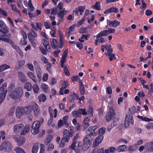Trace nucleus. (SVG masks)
Wrapping results in <instances>:
<instances>
[{
    "label": "nucleus",
    "instance_id": "33",
    "mask_svg": "<svg viewBox=\"0 0 153 153\" xmlns=\"http://www.w3.org/2000/svg\"><path fill=\"white\" fill-rule=\"evenodd\" d=\"M93 9H95L97 10H100L101 8L100 7V2H97L94 5L92 6Z\"/></svg>",
    "mask_w": 153,
    "mask_h": 153
},
{
    "label": "nucleus",
    "instance_id": "50",
    "mask_svg": "<svg viewBox=\"0 0 153 153\" xmlns=\"http://www.w3.org/2000/svg\"><path fill=\"white\" fill-rule=\"evenodd\" d=\"M28 6L30 9V12H32L34 11L35 10V8L33 6L31 0H29L28 1Z\"/></svg>",
    "mask_w": 153,
    "mask_h": 153
},
{
    "label": "nucleus",
    "instance_id": "44",
    "mask_svg": "<svg viewBox=\"0 0 153 153\" xmlns=\"http://www.w3.org/2000/svg\"><path fill=\"white\" fill-rule=\"evenodd\" d=\"M52 136L51 135H49L47 137L46 140L45 141V144L46 145H48L50 143L52 139Z\"/></svg>",
    "mask_w": 153,
    "mask_h": 153
},
{
    "label": "nucleus",
    "instance_id": "21",
    "mask_svg": "<svg viewBox=\"0 0 153 153\" xmlns=\"http://www.w3.org/2000/svg\"><path fill=\"white\" fill-rule=\"evenodd\" d=\"M92 153H109L108 149H105L104 152V149L102 148L101 149H98L95 148L92 151Z\"/></svg>",
    "mask_w": 153,
    "mask_h": 153
},
{
    "label": "nucleus",
    "instance_id": "42",
    "mask_svg": "<svg viewBox=\"0 0 153 153\" xmlns=\"http://www.w3.org/2000/svg\"><path fill=\"white\" fill-rule=\"evenodd\" d=\"M102 46H104V48L108 52L107 53H111L113 52V50L111 48V45H102Z\"/></svg>",
    "mask_w": 153,
    "mask_h": 153
},
{
    "label": "nucleus",
    "instance_id": "23",
    "mask_svg": "<svg viewBox=\"0 0 153 153\" xmlns=\"http://www.w3.org/2000/svg\"><path fill=\"white\" fill-rule=\"evenodd\" d=\"M57 15L59 18V22H63L65 15L64 10H58V12L57 13Z\"/></svg>",
    "mask_w": 153,
    "mask_h": 153
},
{
    "label": "nucleus",
    "instance_id": "25",
    "mask_svg": "<svg viewBox=\"0 0 153 153\" xmlns=\"http://www.w3.org/2000/svg\"><path fill=\"white\" fill-rule=\"evenodd\" d=\"M79 90L80 91V94L81 95H83L85 94V88L83 85L82 81L80 80L79 81Z\"/></svg>",
    "mask_w": 153,
    "mask_h": 153
},
{
    "label": "nucleus",
    "instance_id": "3",
    "mask_svg": "<svg viewBox=\"0 0 153 153\" xmlns=\"http://www.w3.org/2000/svg\"><path fill=\"white\" fill-rule=\"evenodd\" d=\"M23 92L22 87H17L10 92V96L13 99L20 100L23 94Z\"/></svg>",
    "mask_w": 153,
    "mask_h": 153
},
{
    "label": "nucleus",
    "instance_id": "48",
    "mask_svg": "<svg viewBox=\"0 0 153 153\" xmlns=\"http://www.w3.org/2000/svg\"><path fill=\"white\" fill-rule=\"evenodd\" d=\"M33 92L35 93H38L39 92V88L37 84H35L33 85Z\"/></svg>",
    "mask_w": 153,
    "mask_h": 153
},
{
    "label": "nucleus",
    "instance_id": "13",
    "mask_svg": "<svg viewBox=\"0 0 153 153\" xmlns=\"http://www.w3.org/2000/svg\"><path fill=\"white\" fill-rule=\"evenodd\" d=\"M16 114L18 118H21L22 116L24 114L22 107H17L16 108Z\"/></svg>",
    "mask_w": 153,
    "mask_h": 153
},
{
    "label": "nucleus",
    "instance_id": "37",
    "mask_svg": "<svg viewBox=\"0 0 153 153\" xmlns=\"http://www.w3.org/2000/svg\"><path fill=\"white\" fill-rule=\"evenodd\" d=\"M74 28V26H71L69 27L67 30V31L65 33V34L68 35V36H70V34L72 33Z\"/></svg>",
    "mask_w": 153,
    "mask_h": 153
},
{
    "label": "nucleus",
    "instance_id": "30",
    "mask_svg": "<svg viewBox=\"0 0 153 153\" xmlns=\"http://www.w3.org/2000/svg\"><path fill=\"white\" fill-rule=\"evenodd\" d=\"M105 54L106 56H109V59L111 61L113 59H116V57L115 56V54L113 53L112 52L111 53H106Z\"/></svg>",
    "mask_w": 153,
    "mask_h": 153
},
{
    "label": "nucleus",
    "instance_id": "43",
    "mask_svg": "<svg viewBox=\"0 0 153 153\" xmlns=\"http://www.w3.org/2000/svg\"><path fill=\"white\" fill-rule=\"evenodd\" d=\"M10 66L9 65L6 64L2 65L0 66V71H3L6 69L10 68Z\"/></svg>",
    "mask_w": 153,
    "mask_h": 153
},
{
    "label": "nucleus",
    "instance_id": "8",
    "mask_svg": "<svg viewBox=\"0 0 153 153\" xmlns=\"http://www.w3.org/2000/svg\"><path fill=\"white\" fill-rule=\"evenodd\" d=\"M40 122L37 121L34 122L33 124L31 131L33 134H36L39 132V128L40 127Z\"/></svg>",
    "mask_w": 153,
    "mask_h": 153
},
{
    "label": "nucleus",
    "instance_id": "61",
    "mask_svg": "<svg viewBox=\"0 0 153 153\" xmlns=\"http://www.w3.org/2000/svg\"><path fill=\"white\" fill-rule=\"evenodd\" d=\"M40 50L41 51V53L44 55H47V53L46 51V50L43 47H40L39 48Z\"/></svg>",
    "mask_w": 153,
    "mask_h": 153
},
{
    "label": "nucleus",
    "instance_id": "24",
    "mask_svg": "<svg viewBox=\"0 0 153 153\" xmlns=\"http://www.w3.org/2000/svg\"><path fill=\"white\" fill-rule=\"evenodd\" d=\"M11 46L21 56H23V54L22 52L18 46L15 45L14 43L13 44L11 45Z\"/></svg>",
    "mask_w": 153,
    "mask_h": 153
},
{
    "label": "nucleus",
    "instance_id": "4",
    "mask_svg": "<svg viewBox=\"0 0 153 153\" xmlns=\"http://www.w3.org/2000/svg\"><path fill=\"white\" fill-rule=\"evenodd\" d=\"M134 121L133 117L131 112H128L126 115L125 118L124 126L126 128H127L131 125H133Z\"/></svg>",
    "mask_w": 153,
    "mask_h": 153
},
{
    "label": "nucleus",
    "instance_id": "39",
    "mask_svg": "<svg viewBox=\"0 0 153 153\" xmlns=\"http://www.w3.org/2000/svg\"><path fill=\"white\" fill-rule=\"evenodd\" d=\"M68 119V116H65L62 118V120L64 122V124L65 125V126L66 127H68L69 126V124L67 122Z\"/></svg>",
    "mask_w": 153,
    "mask_h": 153
},
{
    "label": "nucleus",
    "instance_id": "36",
    "mask_svg": "<svg viewBox=\"0 0 153 153\" xmlns=\"http://www.w3.org/2000/svg\"><path fill=\"white\" fill-rule=\"evenodd\" d=\"M25 138L23 137L19 138L18 141L17 142L18 145L20 146L23 144L25 143Z\"/></svg>",
    "mask_w": 153,
    "mask_h": 153
},
{
    "label": "nucleus",
    "instance_id": "19",
    "mask_svg": "<svg viewBox=\"0 0 153 153\" xmlns=\"http://www.w3.org/2000/svg\"><path fill=\"white\" fill-rule=\"evenodd\" d=\"M33 110L34 111L35 115L37 117L40 114V109L38 105L36 103L33 104Z\"/></svg>",
    "mask_w": 153,
    "mask_h": 153
},
{
    "label": "nucleus",
    "instance_id": "46",
    "mask_svg": "<svg viewBox=\"0 0 153 153\" xmlns=\"http://www.w3.org/2000/svg\"><path fill=\"white\" fill-rule=\"evenodd\" d=\"M2 41L5 42L6 43L10 44L11 46L13 44V42L12 40L9 38H6L3 37V39Z\"/></svg>",
    "mask_w": 153,
    "mask_h": 153
},
{
    "label": "nucleus",
    "instance_id": "14",
    "mask_svg": "<svg viewBox=\"0 0 153 153\" xmlns=\"http://www.w3.org/2000/svg\"><path fill=\"white\" fill-rule=\"evenodd\" d=\"M119 12V10L117 7H112L107 10H106L104 12L105 14L109 13H116Z\"/></svg>",
    "mask_w": 153,
    "mask_h": 153
},
{
    "label": "nucleus",
    "instance_id": "59",
    "mask_svg": "<svg viewBox=\"0 0 153 153\" xmlns=\"http://www.w3.org/2000/svg\"><path fill=\"white\" fill-rule=\"evenodd\" d=\"M58 13L57 8L56 7H53L51 10V14L52 15H56Z\"/></svg>",
    "mask_w": 153,
    "mask_h": 153
},
{
    "label": "nucleus",
    "instance_id": "47",
    "mask_svg": "<svg viewBox=\"0 0 153 153\" xmlns=\"http://www.w3.org/2000/svg\"><path fill=\"white\" fill-rule=\"evenodd\" d=\"M137 148L136 145L130 146L128 148V151L130 152H134Z\"/></svg>",
    "mask_w": 153,
    "mask_h": 153
},
{
    "label": "nucleus",
    "instance_id": "27",
    "mask_svg": "<svg viewBox=\"0 0 153 153\" xmlns=\"http://www.w3.org/2000/svg\"><path fill=\"white\" fill-rule=\"evenodd\" d=\"M41 88L45 93H48L50 91V89L48 86L45 83H42L41 85Z\"/></svg>",
    "mask_w": 153,
    "mask_h": 153
},
{
    "label": "nucleus",
    "instance_id": "49",
    "mask_svg": "<svg viewBox=\"0 0 153 153\" xmlns=\"http://www.w3.org/2000/svg\"><path fill=\"white\" fill-rule=\"evenodd\" d=\"M11 6L12 10L14 12L18 13L20 15L21 14L20 13V11L16 7V5L15 4H11Z\"/></svg>",
    "mask_w": 153,
    "mask_h": 153
},
{
    "label": "nucleus",
    "instance_id": "51",
    "mask_svg": "<svg viewBox=\"0 0 153 153\" xmlns=\"http://www.w3.org/2000/svg\"><path fill=\"white\" fill-rule=\"evenodd\" d=\"M152 54V53L151 52H149L148 53V56L146 58H144L142 57H140V61H142L143 62H145L146 61L147 59L149 58H151V56H150V55Z\"/></svg>",
    "mask_w": 153,
    "mask_h": 153
},
{
    "label": "nucleus",
    "instance_id": "12",
    "mask_svg": "<svg viewBox=\"0 0 153 153\" xmlns=\"http://www.w3.org/2000/svg\"><path fill=\"white\" fill-rule=\"evenodd\" d=\"M28 37L31 43L32 44L33 41L34 40V38L37 37V35L34 30H31V31L28 33Z\"/></svg>",
    "mask_w": 153,
    "mask_h": 153
},
{
    "label": "nucleus",
    "instance_id": "16",
    "mask_svg": "<svg viewBox=\"0 0 153 153\" xmlns=\"http://www.w3.org/2000/svg\"><path fill=\"white\" fill-rule=\"evenodd\" d=\"M146 150L149 152H153V141L148 142L145 146Z\"/></svg>",
    "mask_w": 153,
    "mask_h": 153
},
{
    "label": "nucleus",
    "instance_id": "18",
    "mask_svg": "<svg viewBox=\"0 0 153 153\" xmlns=\"http://www.w3.org/2000/svg\"><path fill=\"white\" fill-rule=\"evenodd\" d=\"M18 76L19 80L22 83L24 82L27 80L26 76L24 75L21 72H18Z\"/></svg>",
    "mask_w": 153,
    "mask_h": 153
},
{
    "label": "nucleus",
    "instance_id": "57",
    "mask_svg": "<svg viewBox=\"0 0 153 153\" xmlns=\"http://www.w3.org/2000/svg\"><path fill=\"white\" fill-rule=\"evenodd\" d=\"M79 113L81 115V114H82L83 115L87 114V113L86 112L85 108H79Z\"/></svg>",
    "mask_w": 153,
    "mask_h": 153
},
{
    "label": "nucleus",
    "instance_id": "38",
    "mask_svg": "<svg viewBox=\"0 0 153 153\" xmlns=\"http://www.w3.org/2000/svg\"><path fill=\"white\" fill-rule=\"evenodd\" d=\"M117 123L114 120L113 122L111 123L108 126L107 128V130L108 132H110L112 128L114 126L117 125Z\"/></svg>",
    "mask_w": 153,
    "mask_h": 153
},
{
    "label": "nucleus",
    "instance_id": "62",
    "mask_svg": "<svg viewBox=\"0 0 153 153\" xmlns=\"http://www.w3.org/2000/svg\"><path fill=\"white\" fill-rule=\"evenodd\" d=\"M107 24L110 26L114 27V21H110L108 19L107 20Z\"/></svg>",
    "mask_w": 153,
    "mask_h": 153
},
{
    "label": "nucleus",
    "instance_id": "58",
    "mask_svg": "<svg viewBox=\"0 0 153 153\" xmlns=\"http://www.w3.org/2000/svg\"><path fill=\"white\" fill-rule=\"evenodd\" d=\"M105 128L104 127H102L100 128L99 130V135H103L105 132Z\"/></svg>",
    "mask_w": 153,
    "mask_h": 153
},
{
    "label": "nucleus",
    "instance_id": "41",
    "mask_svg": "<svg viewBox=\"0 0 153 153\" xmlns=\"http://www.w3.org/2000/svg\"><path fill=\"white\" fill-rule=\"evenodd\" d=\"M72 116L73 117H80L81 115L80 114L79 109L77 111H74L72 112Z\"/></svg>",
    "mask_w": 153,
    "mask_h": 153
},
{
    "label": "nucleus",
    "instance_id": "63",
    "mask_svg": "<svg viewBox=\"0 0 153 153\" xmlns=\"http://www.w3.org/2000/svg\"><path fill=\"white\" fill-rule=\"evenodd\" d=\"M58 126L59 128L62 127L64 125V123L63 120L61 119H60L58 121Z\"/></svg>",
    "mask_w": 153,
    "mask_h": 153
},
{
    "label": "nucleus",
    "instance_id": "5",
    "mask_svg": "<svg viewBox=\"0 0 153 153\" xmlns=\"http://www.w3.org/2000/svg\"><path fill=\"white\" fill-rule=\"evenodd\" d=\"M76 143L74 144L73 147L72 146V144L70 146V148L71 149L75 150V152L76 153H78L79 152L80 150H82L83 151L87 150L86 149V148L84 146V144L83 145H82V143L80 141H76Z\"/></svg>",
    "mask_w": 153,
    "mask_h": 153
},
{
    "label": "nucleus",
    "instance_id": "6",
    "mask_svg": "<svg viewBox=\"0 0 153 153\" xmlns=\"http://www.w3.org/2000/svg\"><path fill=\"white\" fill-rule=\"evenodd\" d=\"M0 27L5 30L3 31L0 28V36L2 37H7V34L9 31V29L6 24L1 20H0Z\"/></svg>",
    "mask_w": 153,
    "mask_h": 153
},
{
    "label": "nucleus",
    "instance_id": "40",
    "mask_svg": "<svg viewBox=\"0 0 153 153\" xmlns=\"http://www.w3.org/2000/svg\"><path fill=\"white\" fill-rule=\"evenodd\" d=\"M85 9V6H80L76 8V10L79 12L80 15H82V13Z\"/></svg>",
    "mask_w": 153,
    "mask_h": 153
},
{
    "label": "nucleus",
    "instance_id": "20",
    "mask_svg": "<svg viewBox=\"0 0 153 153\" xmlns=\"http://www.w3.org/2000/svg\"><path fill=\"white\" fill-rule=\"evenodd\" d=\"M68 84V82L66 81H64L62 82V86L60 88L59 93L61 95H63L64 94L63 91L67 87Z\"/></svg>",
    "mask_w": 153,
    "mask_h": 153
},
{
    "label": "nucleus",
    "instance_id": "17",
    "mask_svg": "<svg viewBox=\"0 0 153 153\" xmlns=\"http://www.w3.org/2000/svg\"><path fill=\"white\" fill-rule=\"evenodd\" d=\"M78 95L72 92L71 93V95L70 96L69 100L70 102L71 103H73L75 100H76L78 99Z\"/></svg>",
    "mask_w": 153,
    "mask_h": 153
},
{
    "label": "nucleus",
    "instance_id": "35",
    "mask_svg": "<svg viewBox=\"0 0 153 153\" xmlns=\"http://www.w3.org/2000/svg\"><path fill=\"white\" fill-rule=\"evenodd\" d=\"M36 71L38 78L40 79L42 78V71L40 67L35 68Z\"/></svg>",
    "mask_w": 153,
    "mask_h": 153
},
{
    "label": "nucleus",
    "instance_id": "60",
    "mask_svg": "<svg viewBox=\"0 0 153 153\" xmlns=\"http://www.w3.org/2000/svg\"><path fill=\"white\" fill-rule=\"evenodd\" d=\"M40 153H45V145L44 144H41Z\"/></svg>",
    "mask_w": 153,
    "mask_h": 153
},
{
    "label": "nucleus",
    "instance_id": "64",
    "mask_svg": "<svg viewBox=\"0 0 153 153\" xmlns=\"http://www.w3.org/2000/svg\"><path fill=\"white\" fill-rule=\"evenodd\" d=\"M108 149L109 150V152H110L112 153H114L117 149L114 147H111L109 148Z\"/></svg>",
    "mask_w": 153,
    "mask_h": 153
},
{
    "label": "nucleus",
    "instance_id": "31",
    "mask_svg": "<svg viewBox=\"0 0 153 153\" xmlns=\"http://www.w3.org/2000/svg\"><path fill=\"white\" fill-rule=\"evenodd\" d=\"M38 98L39 102H44L46 100V96L43 94H40L38 97Z\"/></svg>",
    "mask_w": 153,
    "mask_h": 153
},
{
    "label": "nucleus",
    "instance_id": "28",
    "mask_svg": "<svg viewBox=\"0 0 153 153\" xmlns=\"http://www.w3.org/2000/svg\"><path fill=\"white\" fill-rule=\"evenodd\" d=\"M27 75L29 78L31 79L35 83L37 82V79L36 77L32 72H29L27 73Z\"/></svg>",
    "mask_w": 153,
    "mask_h": 153
},
{
    "label": "nucleus",
    "instance_id": "29",
    "mask_svg": "<svg viewBox=\"0 0 153 153\" xmlns=\"http://www.w3.org/2000/svg\"><path fill=\"white\" fill-rule=\"evenodd\" d=\"M43 45L45 47L46 50L48 52H50L51 51L50 46L49 45L48 42L46 39H44L43 41Z\"/></svg>",
    "mask_w": 153,
    "mask_h": 153
},
{
    "label": "nucleus",
    "instance_id": "9",
    "mask_svg": "<svg viewBox=\"0 0 153 153\" xmlns=\"http://www.w3.org/2000/svg\"><path fill=\"white\" fill-rule=\"evenodd\" d=\"M63 137L62 138V141L65 140L68 142L70 139V137L73 136V132H70L66 129H65L63 132Z\"/></svg>",
    "mask_w": 153,
    "mask_h": 153
},
{
    "label": "nucleus",
    "instance_id": "1",
    "mask_svg": "<svg viewBox=\"0 0 153 153\" xmlns=\"http://www.w3.org/2000/svg\"><path fill=\"white\" fill-rule=\"evenodd\" d=\"M97 128L96 126H91L86 130L87 135L84 139V146L86 149H88L91 144V139H92L91 138L94 136L95 131Z\"/></svg>",
    "mask_w": 153,
    "mask_h": 153
},
{
    "label": "nucleus",
    "instance_id": "22",
    "mask_svg": "<svg viewBox=\"0 0 153 153\" xmlns=\"http://www.w3.org/2000/svg\"><path fill=\"white\" fill-rule=\"evenodd\" d=\"M90 119L88 117H86L83 121V130H85L89 126V124L88 122L90 121Z\"/></svg>",
    "mask_w": 153,
    "mask_h": 153
},
{
    "label": "nucleus",
    "instance_id": "55",
    "mask_svg": "<svg viewBox=\"0 0 153 153\" xmlns=\"http://www.w3.org/2000/svg\"><path fill=\"white\" fill-rule=\"evenodd\" d=\"M39 149V147L35 145L32 148V153H37L38 150Z\"/></svg>",
    "mask_w": 153,
    "mask_h": 153
},
{
    "label": "nucleus",
    "instance_id": "15",
    "mask_svg": "<svg viewBox=\"0 0 153 153\" xmlns=\"http://www.w3.org/2000/svg\"><path fill=\"white\" fill-rule=\"evenodd\" d=\"M7 83L4 82L0 87V96L2 94H5V93H6V95L7 92Z\"/></svg>",
    "mask_w": 153,
    "mask_h": 153
},
{
    "label": "nucleus",
    "instance_id": "11",
    "mask_svg": "<svg viewBox=\"0 0 153 153\" xmlns=\"http://www.w3.org/2000/svg\"><path fill=\"white\" fill-rule=\"evenodd\" d=\"M103 138V135H99L95 139L93 143V146L96 147L98 146L102 142Z\"/></svg>",
    "mask_w": 153,
    "mask_h": 153
},
{
    "label": "nucleus",
    "instance_id": "7",
    "mask_svg": "<svg viewBox=\"0 0 153 153\" xmlns=\"http://www.w3.org/2000/svg\"><path fill=\"white\" fill-rule=\"evenodd\" d=\"M13 148L11 143L9 141H5L3 142L0 146V150L5 152H10Z\"/></svg>",
    "mask_w": 153,
    "mask_h": 153
},
{
    "label": "nucleus",
    "instance_id": "10",
    "mask_svg": "<svg viewBox=\"0 0 153 153\" xmlns=\"http://www.w3.org/2000/svg\"><path fill=\"white\" fill-rule=\"evenodd\" d=\"M114 110L112 108V107H110L109 108V111L107 113L105 119L107 121H110L114 117L115 115Z\"/></svg>",
    "mask_w": 153,
    "mask_h": 153
},
{
    "label": "nucleus",
    "instance_id": "32",
    "mask_svg": "<svg viewBox=\"0 0 153 153\" xmlns=\"http://www.w3.org/2000/svg\"><path fill=\"white\" fill-rule=\"evenodd\" d=\"M24 88L26 89L27 91H30L32 88V85L31 83L29 82H27L24 86Z\"/></svg>",
    "mask_w": 153,
    "mask_h": 153
},
{
    "label": "nucleus",
    "instance_id": "53",
    "mask_svg": "<svg viewBox=\"0 0 153 153\" xmlns=\"http://www.w3.org/2000/svg\"><path fill=\"white\" fill-rule=\"evenodd\" d=\"M15 151L16 153H25L24 150L19 147H17L15 149Z\"/></svg>",
    "mask_w": 153,
    "mask_h": 153
},
{
    "label": "nucleus",
    "instance_id": "54",
    "mask_svg": "<svg viewBox=\"0 0 153 153\" xmlns=\"http://www.w3.org/2000/svg\"><path fill=\"white\" fill-rule=\"evenodd\" d=\"M64 71L65 72V75L66 76H70V73L69 70H68L67 66L66 65H65V67H64Z\"/></svg>",
    "mask_w": 153,
    "mask_h": 153
},
{
    "label": "nucleus",
    "instance_id": "56",
    "mask_svg": "<svg viewBox=\"0 0 153 153\" xmlns=\"http://www.w3.org/2000/svg\"><path fill=\"white\" fill-rule=\"evenodd\" d=\"M79 137V134H77L76 135L75 137H74L73 139V142L72 143V146L73 147L74 144L76 143V141H79L78 138Z\"/></svg>",
    "mask_w": 153,
    "mask_h": 153
},
{
    "label": "nucleus",
    "instance_id": "52",
    "mask_svg": "<svg viewBox=\"0 0 153 153\" xmlns=\"http://www.w3.org/2000/svg\"><path fill=\"white\" fill-rule=\"evenodd\" d=\"M138 118H139L141 119L142 120L147 121V122H150L151 121H152V120L150 118H149L148 117H144L142 116H140L139 115L138 116H137Z\"/></svg>",
    "mask_w": 153,
    "mask_h": 153
},
{
    "label": "nucleus",
    "instance_id": "45",
    "mask_svg": "<svg viewBox=\"0 0 153 153\" xmlns=\"http://www.w3.org/2000/svg\"><path fill=\"white\" fill-rule=\"evenodd\" d=\"M52 42L53 44H52V46L53 48L55 49L56 48H57L58 47V41L55 39H53L52 40Z\"/></svg>",
    "mask_w": 153,
    "mask_h": 153
},
{
    "label": "nucleus",
    "instance_id": "2",
    "mask_svg": "<svg viewBox=\"0 0 153 153\" xmlns=\"http://www.w3.org/2000/svg\"><path fill=\"white\" fill-rule=\"evenodd\" d=\"M30 128V126L24 125L21 123L17 125H15L14 127V131L15 134H19L21 132L20 134L22 135H25L29 131Z\"/></svg>",
    "mask_w": 153,
    "mask_h": 153
},
{
    "label": "nucleus",
    "instance_id": "34",
    "mask_svg": "<svg viewBox=\"0 0 153 153\" xmlns=\"http://www.w3.org/2000/svg\"><path fill=\"white\" fill-rule=\"evenodd\" d=\"M126 146L125 145H120L117 148V151L119 152H125L126 149Z\"/></svg>",
    "mask_w": 153,
    "mask_h": 153
},
{
    "label": "nucleus",
    "instance_id": "26",
    "mask_svg": "<svg viewBox=\"0 0 153 153\" xmlns=\"http://www.w3.org/2000/svg\"><path fill=\"white\" fill-rule=\"evenodd\" d=\"M108 35V32L107 30L101 31L96 36H94V37L96 36L97 38H99L102 36H105Z\"/></svg>",
    "mask_w": 153,
    "mask_h": 153
}]
</instances>
